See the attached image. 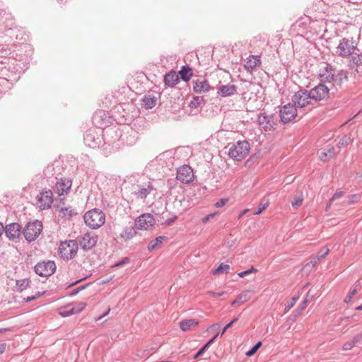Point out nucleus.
<instances>
[{
  "mask_svg": "<svg viewBox=\"0 0 362 362\" xmlns=\"http://www.w3.org/2000/svg\"><path fill=\"white\" fill-rule=\"evenodd\" d=\"M237 88L234 85L228 84L221 86L218 91V93L221 97H228L234 95L236 93Z\"/></svg>",
  "mask_w": 362,
  "mask_h": 362,
  "instance_id": "nucleus-22",
  "label": "nucleus"
},
{
  "mask_svg": "<svg viewBox=\"0 0 362 362\" xmlns=\"http://www.w3.org/2000/svg\"><path fill=\"white\" fill-rule=\"evenodd\" d=\"M281 121L284 123H288L294 119L297 116V109L295 105L288 103L284 105L279 111Z\"/></svg>",
  "mask_w": 362,
  "mask_h": 362,
  "instance_id": "nucleus-11",
  "label": "nucleus"
},
{
  "mask_svg": "<svg viewBox=\"0 0 362 362\" xmlns=\"http://www.w3.org/2000/svg\"><path fill=\"white\" fill-rule=\"evenodd\" d=\"M180 328L183 332H187L197 327L199 325V321L196 319H186L180 322Z\"/></svg>",
  "mask_w": 362,
  "mask_h": 362,
  "instance_id": "nucleus-21",
  "label": "nucleus"
},
{
  "mask_svg": "<svg viewBox=\"0 0 362 362\" xmlns=\"http://www.w3.org/2000/svg\"><path fill=\"white\" fill-rule=\"evenodd\" d=\"M357 49V42L352 37H344L336 47V53L341 57H348L353 55Z\"/></svg>",
  "mask_w": 362,
  "mask_h": 362,
  "instance_id": "nucleus-3",
  "label": "nucleus"
},
{
  "mask_svg": "<svg viewBox=\"0 0 362 362\" xmlns=\"http://www.w3.org/2000/svg\"><path fill=\"white\" fill-rule=\"evenodd\" d=\"M306 305V302H304V304L303 305V307H305Z\"/></svg>",
  "mask_w": 362,
  "mask_h": 362,
  "instance_id": "nucleus-62",
  "label": "nucleus"
},
{
  "mask_svg": "<svg viewBox=\"0 0 362 362\" xmlns=\"http://www.w3.org/2000/svg\"><path fill=\"white\" fill-rule=\"evenodd\" d=\"M194 90L197 93H204L211 90L209 82L205 79H197L194 82Z\"/></svg>",
  "mask_w": 362,
  "mask_h": 362,
  "instance_id": "nucleus-20",
  "label": "nucleus"
},
{
  "mask_svg": "<svg viewBox=\"0 0 362 362\" xmlns=\"http://www.w3.org/2000/svg\"><path fill=\"white\" fill-rule=\"evenodd\" d=\"M110 279H107L103 281V284H105L107 282H109Z\"/></svg>",
  "mask_w": 362,
  "mask_h": 362,
  "instance_id": "nucleus-59",
  "label": "nucleus"
},
{
  "mask_svg": "<svg viewBox=\"0 0 362 362\" xmlns=\"http://www.w3.org/2000/svg\"><path fill=\"white\" fill-rule=\"evenodd\" d=\"M43 293V291H36L35 292V293H33L31 295H28V296H23L22 298L23 299L24 301L25 302H30L31 300H35L37 298H38L39 297H40Z\"/></svg>",
  "mask_w": 362,
  "mask_h": 362,
  "instance_id": "nucleus-34",
  "label": "nucleus"
},
{
  "mask_svg": "<svg viewBox=\"0 0 362 362\" xmlns=\"http://www.w3.org/2000/svg\"><path fill=\"white\" fill-rule=\"evenodd\" d=\"M161 362H170V361H163Z\"/></svg>",
  "mask_w": 362,
  "mask_h": 362,
  "instance_id": "nucleus-64",
  "label": "nucleus"
},
{
  "mask_svg": "<svg viewBox=\"0 0 362 362\" xmlns=\"http://www.w3.org/2000/svg\"><path fill=\"white\" fill-rule=\"evenodd\" d=\"M56 270V265L53 261H43L35 266V272L41 276H51Z\"/></svg>",
  "mask_w": 362,
  "mask_h": 362,
  "instance_id": "nucleus-9",
  "label": "nucleus"
},
{
  "mask_svg": "<svg viewBox=\"0 0 362 362\" xmlns=\"http://www.w3.org/2000/svg\"><path fill=\"white\" fill-rule=\"evenodd\" d=\"M98 237L94 233H86L83 235L79 243L81 248L84 250L93 249L97 244Z\"/></svg>",
  "mask_w": 362,
  "mask_h": 362,
  "instance_id": "nucleus-16",
  "label": "nucleus"
},
{
  "mask_svg": "<svg viewBox=\"0 0 362 362\" xmlns=\"http://www.w3.org/2000/svg\"><path fill=\"white\" fill-rule=\"evenodd\" d=\"M251 299L249 291H243L238 295V300L240 303H245Z\"/></svg>",
  "mask_w": 362,
  "mask_h": 362,
  "instance_id": "nucleus-33",
  "label": "nucleus"
},
{
  "mask_svg": "<svg viewBox=\"0 0 362 362\" xmlns=\"http://www.w3.org/2000/svg\"><path fill=\"white\" fill-rule=\"evenodd\" d=\"M3 231H4V226H3V225L0 223V236L2 235Z\"/></svg>",
  "mask_w": 362,
  "mask_h": 362,
  "instance_id": "nucleus-54",
  "label": "nucleus"
},
{
  "mask_svg": "<svg viewBox=\"0 0 362 362\" xmlns=\"http://www.w3.org/2000/svg\"><path fill=\"white\" fill-rule=\"evenodd\" d=\"M296 301H297V298H293L291 301L290 303H288L286 307H285V311L286 312H288L290 309H291L294 305L296 303Z\"/></svg>",
  "mask_w": 362,
  "mask_h": 362,
  "instance_id": "nucleus-43",
  "label": "nucleus"
},
{
  "mask_svg": "<svg viewBox=\"0 0 362 362\" xmlns=\"http://www.w3.org/2000/svg\"><path fill=\"white\" fill-rule=\"evenodd\" d=\"M230 269V266L228 264H226L221 263L216 269L211 271L212 274L218 275L223 273H228Z\"/></svg>",
  "mask_w": 362,
  "mask_h": 362,
  "instance_id": "nucleus-30",
  "label": "nucleus"
},
{
  "mask_svg": "<svg viewBox=\"0 0 362 362\" xmlns=\"http://www.w3.org/2000/svg\"><path fill=\"white\" fill-rule=\"evenodd\" d=\"M128 262V259H127V258H126L125 259H124V260H122V261H121V262H119L116 263V264L114 265V267H119V266H122V265H123L124 264H125V263H126V262Z\"/></svg>",
  "mask_w": 362,
  "mask_h": 362,
  "instance_id": "nucleus-50",
  "label": "nucleus"
},
{
  "mask_svg": "<svg viewBox=\"0 0 362 362\" xmlns=\"http://www.w3.org/2000/svg\"><path fill=\"white\" fill-rule=\"evenodd\" d=\"M179 74L180 75L182 79H183L185 81H188L192 76V72L191 69L186 67H183L179 71Z\"/></svg>",
  "mask_w": 362,
  "mask_h": 362,
  "instance_id": "nucleus-29",
  "label": "nucleus"
},
{
  "mask_svg": "<svg viewBox=\"0 0 362 362\" xmlns=\"http://www.w3.org/2000/svg\"><path fill=\"white\" fill-rule=\"evenodd\" d=\"M303 202V197L302 196L296 197L294 198L293 201L292 202V206L293 208H298L299 207Z\"/></svg>",
  "mask_w": 362,
  "mask_h": 362,
  "instance_id": "nucleus-39",
  "label": "nucleus"
},
{
  "mask_svg": "<svg viewBox=\"0 0 362 362\" xmlns=\"http://www.w3.org/2000/svg\"><path fill=\"white\" fill-rule=\"evenodd\" d=\"M355 310H356V311H361V310H362V304H361V305H358V306H357V307L355 308Z\"/></svg>",
  "mask_w": 362,
  "mask_h": 362,
  "instance_id": "nucleus-55",
  "label": "nucleus"
},
{
  "mask_svg": "<svg viewBox=\"0 0 362 362\" xmlns=\"http://www.w3.org/2000/svg\"><path fill=\"white\" fill-rule=\"evenodd\" d=\"M237 321H238V318H237V317H235V318H234L231 322H230L229 323H232V325H233L235 322H237Z\"/></svg>",
  "mask_w": 362,
  "mask_h": 362,
  "instance_id": "nucleus-58",
  "label": "nucleus"
},
{
  "mask_svg": "<svg viewBox=\"0 0 362 362\" xmlns=\"http://www.w3.org/2000/svg\"><path fill=\"white\" fill-rule=\"evenodd\" d=\"M71 186V179L68 177H62L56 182L54 190L59 196H62L67 194L70 192Z\"/></svg>",
  "mask_w": 362,
  "mask_h": 362,
  "instance_id": "nucleus-15",
  "label": "nucleus"
},
{
  "mask_svg": "<svg viewBox=\"0 0 362 362\" xmlns=\"http://www.w3.org/2000/svg\"><path fill=\"white\" fill-rule=\"evenodd\" d=\"M232 327V323H228V324L225 326V327L223 329V330H222L221 333L220 334H221V336H223V334L225 333V332H226L228 329H229L230 327Z\"/></svg>",
  "mask_w": 362,
  "mask_h": 362,
  "instance_id": "nucleus-49",
  "label": "nucleus"
},
{
  "mask_svg": "<svg viewBox=\"0 0 362 362\" xmlns=\"http://www.w3.org/2000/svg\"><path fill=\"white\" fill-rule=\"evenodd\" d=\"M340 197V194H335L332 197V199H331V200H333V199H336V198H338V197Z\"/></svg>",
  "mask_w": 362,
  "mask_h": 362,
  "instance_id": "nucleus-57",
  "label": "nucleus"
},
{
  "mask_svg": "<svg viewBox=\"0 0 362 362\" xmlns=\"http://www.w3.org/2000/svg\"><path fill=\"white\" fill-rule=\"evenodd\" d=\"M330 91V88L322 82L310 90L311 98L315 102L327 100L329 98Z\"/></svg>",
  "mask_w": 362,
  "mask_h": 362,
  "instance_id": "nucleus-7",
  "label": "nucleus"
},
{
  "mask_svg": "<svg viewBox=\"0 0 362 362\" xmlns=\"http://www.w3.org/2000/svg\"><path fill=\"white\" fill-rule=\"evenodd\" d=\"M228 156L234 161H242L250 153L251 146L246 140L238 141L235 143L228 144Z\"/></svg>",
  "mask_w": 362,
  "mask_h": 362,
  "instance_id": "nucleus-2",
  "label": "nucleus"
},
{
  "mask_svg": "<svg viewBox=\"0 0 362 362\" xmlns=\"http://www.w3.org/2000/svg\"><path fill=\"white\" fill-rule=\"evenodd\" d=\"M207 293L211 295L213 298H218V297L222 296L224 294V292L222 291V292H219V293H216L212 291H209L207 292Z\"/></svg>",
  "mask_w": 362,
  "mask_h": 362,
  "instance_id": "nucleus-45",
  "label": "nucleus"
},
{
  "mask_svg": "<svg viewBox=\"0 0 362 362\" xmlns=\"http://www.w3.org/2000/svg\"><path fill=\"white\" fill-rule=\"evenodd\" d=\"M356 345L354 344V342L350 339L344 343V344L341 346V349L343 351H349L351 350L354 347H355Z\"/></svg>",
  "mask_w": 362,
  "mask_h": 362,
  "instance_id": "nucleus-37",
  "label": "nucleus"
},
{
  "mask_svg": "<svg viewBox=\"0 0 362 362\" xmlns=\"http://www.w3.org/2000/svg\"><path fill=\"white\" fill-rule=\"evenodd\" d=\"M142 103L146 109H151L156 106L157 99L154 96L146 95L142 98Z\"/></svg>",
  "mask_w": 362,
  "mask_h": 362,
  "instance_id": "nucleus-26",
  "label": "nucleus"
},
{
  "mask_svg": "<svg viewBox=\"0 0 362 362\" xmlns=\"http://www.w3.org/2000/svg\"><path fill=\"white\" fill-rule=\"evenodd\" d=\"M42 228V223L39 221L28 223L23 231L25 239L29 242L35 240L41 233Z\"/></svg>",
  "mask_w": 362,
  "mask_h": 362,
  "instance_id": "nucleus-6",
  "label": "nucleus"
},
{
  "mask_svg": "<svg viewBox=\"0 0 362 362\" xmlns=\"http://www.w3.org/2000/svg\"><path fill=\"white\" fill-rule=\"evenodd\" d=\"M151 187L150 185H148V188H143V189H141L140 190H139V192H137V194L139 195V197H141V199H144V198L146 197V196L151 192Z\"/></svg>",
  "mask_w": 362,
  "mask_h": 362,
  "instance_id": "nucleus-35",
  "label": "nucleus"
},
{
  "mask_svg": "<svg viewBox=\"0 0 362 362\" xmlns=\"http://www.w3.org/2000/svg\"><path fill=\"white\" fill-rule=\"evenodd\" d=\"M117 230L120 239L125 242L132 240L136 234V231L131 223L119 225Z\"/></svg>",
  "mask_w": 362,
  "mask_h": 362,
  "instance_id": "nucleus-14",
  "label": "nucleus"
},
{
  "mask_svg": "<svg viewBox=\"0 0 362 362\" xmlns=\"http://www.w3.org/2000/svg\"><path fill=\"white\" fill-rule=\"evenodd\" d=\"M6 349L5 344H0V354H3Z\"/></svg>",
  "mask_w": 362,
  "mask_h": 362,
  "instance_id": "nucleus-51",
  "label": "nucleus"
},
{
  "mask_svg": "<svg viewBox=\"0 0 362 362\" xmlns=\"http://www.w3.org/2000/svg\"><path fill=\"white\" fill-rule=\"evenodd\" d=\"M17 289L20 291L26 290L27 288H31L30 285V281L27 279L18 280L16 282Z\"/></svg>",
  "mask_w": 362,
  "mask_h": 362,
  "instance_id": "nucleus-28",
  "label": "nucleus"
},
{
  "mask_svg": "<svg viewBox=\"0 0 362 362\" xmlns=\"http://www.w3.org/2000/svg\"><path fill=\"white\" fill-rule=\"evenodd\" d=\"M21 226L17 223H13L6 226L5 232L6 236L12 240L18 239L21 235Z\"/></svg>",
  "mask_w": 362,
  "mask_h": 362,
  "instance_id": "nucleus-18",
  "label": "nucleus"
},
{
  "mask_svg": "<svg viewBox=\"0 0 362 362\" xmlns=\"http://www.w3.org/2000/svg\"><path fill=\"white\" fill-rule=\"evenodd\" d=\"M318 77L321 82L328 84L331 90H337L348 81L346 71H337L330 64L322 62L318 66Z\"/></svg>",
  "mask_w": 362,
  "mask_h": 362,
  "instance_id": "nucleus-1",
  "label": "nucleus"
},
{
  "mask_svg": "<svg viewBox=\"0 0 362 362\" xmlns=\"http://www.w3.org/2000/svg\"><path fill=\"white\" fill-rule=\"evenodd\" d=\"M292 101L294 103L295 106L304 107L307 105H313V100L311 98L310 90H300L293 95Z\"/></svg>",
  "mask_w": 362,
  "mask_h": 362,
  "instance_id": "nucleus-10",
  "label": "nucleus"
},
{
  "mask_svg": "<svg viewBox=\"0 0 362 362\" xmlns=\"http://www.w3.org/2000/svg\"><path fill=\"white\" fill-rule=\"evenodd\" d=\"M258 124L265 131L272 130L275 126L273 115H268L266 112L261 113L257 119Z\"/></svg>",
  "mask_w": 362,
  "mask_h": 362,
  "instance_id": "nucleus-17",
  "label": "nucleus"
},
{
  "mask_svg": "<svg viewBox=\"0 0 362 362\" xmlns=\"http://www.w3.org/2000/svg\"><path fill=\"white\" fill-rule=\"evenodd\" d=\"M110 310H111V309H110V306H108V307L106 308L105 312L102 315H100V316H99L98 317H97V318L95 319V321H99V320H100L103 317H105V316H106L107 315H108V314L110 313Z\"/></svg>",
  "mask_w": 362,
  "mask_h": 362,
  "instance_id": "nucleus-47",
  "label": "nucleus"
},
{
  "mask_svg": "<svg viewBox=\"0 0 362 362\" xmlns=\"http://www.w3.org/2000/svg\"><path fill=\"white\" fill-rule=\"evenodd\" d=\"M306 305V302H304V304L303 305V307H305Z\"/></svg>",
  "mask_w": 362,
  "mask_h": 362,
  "instance_id": "nucleus-61",
  "label": "nucleus"
},
{
  "mask_svg": "<svg viewBox=\"0 0 362 362\" xmlns=\"http://www.w3.org/2000/svg\"><path fill=\"white\" fill-rule=\"evenodd\" d=\"M78 249V243L76 240H66L60 243L59 255L64 259H70L76 255Z\"/></svg>",
  "mask_w": 362,
  "mask_h": 362,
  "instance_id": "nucleus-5",
  "label": "nucleus"
},
{
  "mask_svg": "<svg viewBox=\"0 0 362 362\" xmlns=\"http://www.w3.org/2000/svg\"><path fill=\"white\" fill-rule=\"evenodd\" d=\"M262 64L260 57L251 55L247 58L245 68V69L252 73L255 71L257 68H259Z\"/></svg>",
  "mask_w": 362,
  "mask_h": 362,
  "instance_id": "nucleus-19",
  "label": "nucleus"
},
{
  "mask_svg": "<svg viewBox=\"0 0 362 362\" xmlns=\"http://www.w3.org/2000/svg\"><path fill=\"white\" fill-rule=\"evenodd\" d=\"M358 293V288L356 286H353L348 295L345 297L344 300V302L346 303V304H349L351 300H352V298L354 296H356V294Z\"/></svg>",
  "mask_w": 362,
  "mask_h": 362,
  "instance_id": "nucleus-31",
  "label": "nucleus"
},
{
  "mask_svg": "<svg viewBox=\"0 0 362 362\" xmlns=\"http://www.w3.org/2000/svg\"><path fill=\"white\" fill-rule=\"evenodd\" d=\"M215 214H210L202 218V222L206 223L211 218L214 217Z\"/></svg>",
  "mask_w": 362,
  "mask_h": 362,
  "instance_id": "nucleus-48",
  "label": "nucleus"
},
{
  "mask_svg": "<svg viewBox=\"0 0 362 362\" xmlns=\"http://www.w3.org/2000/svg\"><path fill=\"white\" fill-rule=\"evenodd\" d=\"M334 148L333 147H330L327 149H325L323 151H321L320 152V155H319V157L320 158V160H323V161H326L329 158H332L334 155Z\"/></svg>",
  "mask_w": 362,
  "mask_h": 362,
  "instance_id": "nucleus-27",
  "label": "nucleus"
},
{
  "mask_svg": "<svg viewBox=\"0 0 362 362\" xmlns=\"http://www.w3.org/2000/svg\"><path fill=\"white\" fill-rule=\"evenodd\" d=\"M195 175L191 166L184 165L177 170L176 179L182 184H190L194 181Z\"/></svg>",
  "mask_w": 362,
  "mask_h": 362,
  "instance_id": "nucleus-8",
  "label": "nucleus"
},
{
  "mask_svg": "<svg viewBox=\"0 0 362 362\" xmlns=\"http://www.w3.org/2000/svg\"><path fill=\"white\" fill-rule=\"evenodd\" d=\"M306 305V302H304V304L303 305V307H305Z\"/></svg>",
  "mask_w": 362,
  "mask_h": 362,
  "instance_id": "nucleus-63",
  "label": "nucleus"
},
{
  "mask_svg": "<svg viewBox=\"0 0 362 362\" xmlns=\"http://www.w3.org/2000/svg\"><path fill=\"white\" fill-rule=\"evenodd\" d=\"M257 269L256 268H255L254 267H252L250 269L248 270H245V271H243V272H239L238 274V275L240 277V278H244L245 276H246L248 274H253V273H257Z\"/></svg>",
  "mask_w": 362,
  "mask_h": 362,
  "instance_id": "nucleus-36",
  "label": "nucleus"
},
{
  "mask_svg": "<svg viewBox=\"0 0 362 362\" xmlns=\"http://www.w3.org/2000/svg\"><path fill=\"white\" fill-rule=\"evenodd\" d=\"M219 335V333H217L211 339H210L202 349H204V351H205L209 346V345L214 342V341L215 340V339Z\"/></svg>",
  "mask_w": 362,
  "mask_h": 362,
  "instance_id": "nucleus-46",
  "label": "nucleus"
},
{
  "mask_svg": "<svg viewBox=\"0 0 362 362\" xmlns=\"http://www.w3.org/2000/svg\"><path fill=\"white\" fill-rule=\"evenodd\" d=\"M351 340L354 342V344L356 346L362 341V332L358 333L354 335Z\"/></svg>",
  "mask_w": 362,
  "mask_h": 362,
  "instance_id": "nucleus-42",
  "label": "nucleus"
},
{
  "mask_svg": "<svg viewBox=\"0 0 362 362\" xmlns=\"http://www.w3.org/2000/svg\"><path fill=\"white\" fill-rule=\"evenodd\" d=\"M84 221L88 226L96 229L105 223V215L101 210L94 209L85 214Z\"/></svg>",
  "mask_w": 362,
  "mask_h": 362,
  "instance_id": "nucleus-4",
  "label": "nucleus"
},
{
  "mask_svg": "<svg viewBox=\"0 0 362 362\" xmlns=\"http://www.w3.org/2000/svg\"><path fill=\"white\" fill-rule=\"evenodd\" d=\"M260 92H261L260 88L254 87L252 88V90H251V93H250L251 96L249 97L248 101H251V103L256 102L259 98L258 94L260 93Z\"/></svg>",
  "mask_w": 362,
  "mask_h": 362,
  "instance_id": "nucleus-32",
  "label": "nucleus"
},
{
  "mask_svg": "<svg viewBox=\"0 0 362 362\" xmlns=\"http://www.w3.org/2000/svg\"><path fill=\"white\" fill-rule=\"evenodd\" d=\"M351 57V62L355 66L356 72L362 74V54L355 52Z\"/></svg>",
  "mask_w": 362,
  "mask_h": 362,
  "instance_id": "nucleus-24",
  "label": "nucleus"
},
{
  "mask_svg": "<svg viewBox=\"0 0 362 362\" xmlns=\"http://www.w3.org/2000/svg\"><path fill=\"white\" fill-rule=\"evenodd\" d=\"M53 203V194L50 189L44 190L36 197V204L40 209H49Z\"/></svg>",
  "mask_w": 362,
  "mask_h": 362,
  "instance_id": "nucleus-12",
  "label": "nucleus"
},
{
  "mask_svg": "<svg viewBox=\"0 0 362 362\" xmlns=\"http://www.w3.org/2000/svg\"><path fill=\"white\" fill-rule=\"evenodd\" d=\"M249 211L248 209L243 210L239 215L238 218H241L247 211Z\"/></svg>",
  "mask_w": 362,
  "mask_h": 362,
  "instance_id": "nucleus-53",
  "label": "nucleus"
},
{
  "mask_svg": "<svg viewBox=\"0 0 362 362\" xmlns=\"http://www.w3.org/2000/svg\"><path fill=\"white\" fill-rule=\"evenodd\" d=\"M228 202V199H227V198L221 199L219 201H218L215 204V206L217 208L222 207V206H225Z\"/></svg>",
  "mask_w": 362,
  "mask_h": 362,
  "instance_id": "nucleus-44",
  "label": "nucleus"
},
{
  "mask_svg": "<svg viewBox=\"0 0 362 362\" xmlns=\"http://www.w3.org/2000/svg\"><path fill=\"white\" fill-rule=\"evenodd\" d=\"M204 352V349H201L194 356V358H197L199 356L203 354Z\"/></svg>",
  "mask_w": 362,
  "mask_h": 362,
  "instance_id": "nucleus-52",
  "label": "nucleus"
},
{
  "mask_svg": "<svg viewBox=\"0 0 362 362\" xmlns=\"http://www.w3.org/2000/svg\"><path fill=\"white\" fill-rule=\"evenodd\" d=\"M179 81V76L176 72L171 71L165 74L164 77L165 83L170 87L175 86Z\"/></svg>",
  "mask_w": 362,
  "mask_h": 362,
  "instance_id": "nucleus-23",
  "label": "nucleus"
},
{
  "mask_svg": "<svg viewBox=\"0 0 362 362\" xmlns=\"http://www.w3.org/2000/svg\"><path fill=\"white\" fill-rule=\"evenodd\" d=\"M261 346H262V342L261 341L257 342L250 350H249L248 351L246 352V355L247 356H252L257 352V351Z\"/></svg>",
  "mask_w": 362,
  "mask_h": 362,
  "instance_id": "nucleus-38",
  "label": "nucleus"
},
{
  "mask_svg": "<svg viewBox=\"0 0 362 362\" xmlns=\"http://www.w3.org/2000/svg\"><path fill=\"white\" fill-rule=\"evenodd\" d=\"M86 307V303H80L79 304L74 306L69 310L61 312L60 315L63 317L69 316L73 314H76L82 311Z\"/></svg>",
  "mask_w": 362,
  "mask_h": 362,
  "instance_id": "nucleus-25",
  "label": "nucleus"
},
{
  "mask_svg": "<svg viewBox=\"0 0 362 362\" xmlns=\"http://www.w3.org/2000/svg\"><path fill=\"white\" fill-rule=\"evenodd\" d=\"M239 300H238V297L236 298L235 300H234L232 303H231V305H235L237 303H238Z\"/></svg>",
  "mask_w": 362,
  "mask_h": 362,
  "instance_id": "nucleus-56",
  "label": "nucleus"
},
{
  "mask_svg": "<svg viewBox=\"0 0 362 362\" xmlns=\"http://www.w3.org/2000/svg\"><path fill=\"white\" fill-rule=\"evenodd\" d=\"M348 139L346 138V136H344L342 139H341V141H343L344 140H345V141H346Z\"/></svg>",
  "mask_w": 362,
  "mask_h": 362,
  "instance_id": "nucleus-60",
  "label": "nucleus"
},
{
  "mask_svg": "<svg viewBox=\"0 0 362 362\" xmlns=\"http://www.w3.org/2000/svg\"><path fill=\"white\" fill-rule=\"evenodd\" d=\"M269 206V203L267 202L265 204H259L258 206V209L257 211L254 213L255 215L260 214L264 210H265Z\"/></svg>",
  "mask_w": 362,
  "mask_h": 362,
  "instance_id": "nucleus-41",
  "label": "nucleus"
},
{
  "mask_svg": "<svg viewBox=\"0 0 362 362\" xmlns=\"http://www.w3.org/2000/svg\"><path fill=\"white\" fill-rule=\"evenodd\" d=\"M163 237H158L155 239V240L148 246L149 250H153L155 248L156 245L158 244H161L163 243Z\"/></svg>",
  "mask_w": 362,
  "mask_h": 362,
  "instance_id": "nucleus-40",
  "label": "nucleus"
},
{
  "mask_svg": "<svg viewBox=\"0 0 362 362\" xmlns=\"http://www.w3.org/2000/svg\"><path fill=\"white\" fill-rule=\"evenodd\" d=\"M156 223L153 216L151 214L141 215L135 221V227L138 230H150Z\"/></svg>",
  "mask_w": 362,
  "mask_h": 362,
  "instance_id": "nucleus-13",
  "label": "nucleus"
}]
</instances>
